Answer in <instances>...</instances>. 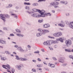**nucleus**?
<instances>
[{
    "label": "nucleus",
    "instance_id": "1",
    "mask_svg": "<svg viewBox=\"0 0 73 73\" xmlns=\"http://www.w3.org/2000/svg\"><path fill=\"white\" fill-rule=\"evenodd\" d=\"M38 12L41 14V17H45V11L44 10H42L41 11L39 10Z\"/></svg>",
    "mask_w": 73,
    "mask_h": 73
},
{
    "label": "nucleus",
    "instance_id": "2",
    "mask_svg": "<svg viewBox=\"0 0 73 73\" xmlns=\"http://www.w3.org/2000/svg\"><path fill=\"white\" fill-rule=\"evenodd\" d=\"M65 43L66 46L69 47L72 45V41L70 40H68L66 41Z\"/></svg>",
    "mask_w": 73,
    "mask_h": 73
},
{
    "label": "nucleus",
    "instance_id": "3",
    "mask_svg": "<svg viewBox=\"0 0 73 73\" xmlns=\"http://www.w3.org/2000/svg\"><path fill=\"white\" fill-rule=\"evenodd\" d=\"M61 35H62V33L60 32L56 33L53 34L54 36H55V37H60V36H61Z\"/></svg>",
    "mask_w": 73,
    "mask_h": 73
},
{
    "label": "nucleus",
    "instance_id": "4",
    "mask_svg": "<svg viewBox=\"0 0 73 73\" xmlns=\"http://www.w3.org/2000/svg\"><path fill=\"white\" fill-rule=\"evenodd\" d=\"M51 42H52L51 41H47L46 42H44L43 43V44L44 45H49L52 44Z\"/></svg>",
    "mask_w": 73,
    "mask_h": 73
},
{
    "label": "nucleus",
    "instance_id": "5",
    "mask_svg": "<svg viewBox=\"0 0 73 73\" xmlns=\"http://www.w3.org/2000/svg\"><path fill=\"white\" fill-rule=\"evenodd\" d=\"M64 58L63 57H62L60 58L58 60V61L60 62H61L62 63H64Z\"/></svg>",
    "mask_w": 73,
    "mask_h": 73
},
{
    "label": "nucleus",
    "instance_id": "6",
    "mask_svg": "<svg viewBox=\"0 0 73 73\" xmlns=\"http://www.w3.org/2000/svg\"><path fill=\"white\" fill-rule=\"evenodd\" d=\"M0 17H1V19H2L4 22L5 21V17H4V15H2V14H0Z\"/></svg>",
    "mask_w": 73,
    "mask_h": 73
},
{
    "label": "nucleus",
    "instance_id": "7",
    "mask_svg": "<svg viewBox=\"0 0 73 73\" xmlns=\"http://www.w3.org/2000/svg\"><path fill=\"white\" fill-rule=\"evenodd\" d=\"M16 68H17L19 70H20L21 69V66L20 65H18L16 66Z\"/></svg>",
    "mask_w": 73,
    "mask_h": 73
},
{
    "label": "nucleus",
    "instance_id": "8",
    "mask_svg": "<svg viewBox=\"0 0 73 73\" xmlns=\"http://www.w3.org/2000/svg\"><path fill=\"white\" fill-rule=\"evenodd\" d=\"M50 4L51 5H58L59 3L58 2L55 1L51 3Z\"/></svg>",
    "mask_w": 73,
    "mask_h": 73
},
{
    "label": "nucleus",
    "instance_id": "9",
    "mask_svg": "<svg viewBox=\"0 0 73 73\" xmlns=\"http://www.w3.org/2000/svg\"><path fill=\"white\" fill-rule=\"evenodd\" d=\"M57 41H60V42H63L64 41H63V40H64V38H59V39H56Z\"/></svg>",
    "mask_w": 73,
    "mask_h": 73
},
{
    "label": "nucleus",
    "instance_id": "10",
    "mask_svg": "<svg viewBox=\"0 0 73 73\" xmlns=\"http://www.w3.org/2000/svg\"><path fill=\"white\" fill-rule=\"evenodd\" d=\"M17 49L18 50H20L21 52H23L24 51V49H23L21 47H18Z\"/></svg>",
    "mask_w": 73,
    "mask_h": 73
},
{
    "label": "nucleus",
    "instance_id": "11",
    "mask_svg": "<svg viewBox=\"0 0 73 73\" xmlns=\"http://www.w3.org/2000/svg\"><path fill=\"white\" fill-rule=\"evenodd\" d=\"M0 43H1L2 44H6V42L5 40H3L0 39Z\"/></svg>",
    "mask_w": 73,
    "mask_h": 73
},
{
    "label": "nucleus",
    "instance_id": "12",
    "mask_svg": "<svg viewBox=\"0 0 73 73\" xmlns=\"http://www.w3.org/2000/svg\"><path fill=\"white\" fill-rule=\"evenodd\" d=\"M43 35H45V33H48V32H49V31L47 30H44L42 32Z\"/></svg>",
    "mask_w": 73,
    "mask_h": 73
},
{
    "label": "nucleus",
    "instance_id": "13",
    "mask_svg": "<svg viewBox=\"0 0 73 73\" xmlns=\"http://www.w3.org/2000/svg\"><path fill=\"white\" fill-rule=\"evenodd\" d=\"M69 27L70 28H71L73 29V22H72L70 23Z\"/></svg>",
    "mask_w": 73,
    "mask_h": 73
},
{
    "label": "nucleus",
    "instance_id": "14",
    "mask_svg": "<svg viewBox=\"0 0 73 73\" xmlns=\"http://www.w3.org/2000/svg\"><path fill=\"white\" fill-rule=\"evenodd\" d=\"M43 27L44 28H48V27H50V25H49V24H45L44 25V26Z\"/></svg>",
    "mask_w": 73,
    "mask_h": 73
},
{
    "label": "nucleus",
    "instance_id": "15",
    "mask_svg": "<svg viewBox=\"0 0 73 73\" xmlns=\"http://www.w3.org/2000/svg\"><path fill=\"white\" fill-rule=\"evenodd\" d=\"M51 41V44H52V43H53V44H56V43H58V40H53L52 41Z\"/></svg>",
    "mask_w": 73,
    "mask_h": 73
},
{
    "label": "nucleus",
    "instance_id": "16",
    "mask_svg": "<svg viewBox=\"0 0 73 73\" xmlns=\"http://www.w3.org/2000/svg\"><path fill=\"white\" fill-rule=\"evenodd\" d=\"M42 35H43V33H37L36 34V36L37 37H40V36H41Z\"/></svg>",
    "mask_w": 73,
    "mask_h": 73
},
{
    "label": "nucleus",
    "instance_id": "17",
    "mask_svg": "<svg viewBox=\"0 0 73 73\" xmlns=\"http://www.w3.org/2000/svg\"><path fill=\"white\" fill-rule=\"evenodd\" d=\"M48 66H50L51 68H54L55 67V65L54 64H50V63H49Z\"/></svg>",
    "mask_w": 73,
    "mask_h": 73
},
{
    "label": "nucleus",
    "instance_id": "18",
    "mask_svg": "<svg viewBox=\"0 0 73 73\" xmlns=\"http://www.w3.org/2000/svg\"><path fill=\"white\" fill-rule=\"evenodd\" d=\"M3 66H6V67H7V68L8 69H11V67L9 64H7L5 66H4V65H3Z\"/></svg>",
    "mask_w": 73,
    "mask_h": 73
},
{
    "label": "nucleus",
    "instance_id": "19",
    "mask_svg": "<svg viewBox=\"0 0 73 73\" xmlns=\"http://www.w3.org/2000/svg\"><path fill=\"white\" fill-rule=\"evenodd\" d=\"M33 6H37L38 5V4L37 3H34L32 4Z\"/></svg>",
    "mask_w": 73,
    "mask_h": 73
},
{
    "label": "nucleus",
    "instance_id": "20",
    "mask_svg": "<svg viewBox=\"0 0 73 73\" xmlns=\"http://www.w3.org/2000/svg\"><path fill=\"white\" fill-rule=\"evenodd\" d=\"M46 16H51L52 15L50 14V13H45V15Z\"/></svg>",
    "mask_w": 73,
    "mask_h": 73
},
{
    "label": "nucleus",
    "instance_id": "21",
    "mask_svg": "<svg viewBox=\"0 0 73 73\" xmlns=\"http://www.w3.org/2000/svg\"><path fill=\"white\" fill-rule=\"evenodd\" d=\"M31 16L32 17H37V15L36 13H35L33 14H31Z\"/></svg>",
    "mask_w": 73,
    "mask_h": 73
},
{
    "label": "nucleus",
    "instance_id": "22",
    "mask_svg": "<svg viewBox=\"0 0 73 73\" xmlns=\"http://www.w3.org/2000/svg\"><path fill=\"white\" fill-rule=\"evenodd\" d=\"M66 52H71V50H69V49H66L65 50Z\"/></svg>",
    "mask_w": 73,
    "mask_h": 73
},
{
    "label": "nucleus",
    "instance_id": "23",
    "mask_svg": "<svg viewBox=\"0 0 73 73\" xmlns=\"http://www.w3.org/2000/svg\"><path fill=\"white\" fill-rule=\"evenodd\" d=\"M17 36H21V37H24V35L21 34H17Z\"/></svg>",
    "mask_w": 73,
    "mask_h": 73
},
{
    "label": "nucleus",
    "instance_id": "24",
    "mask_svg": "<svg viewBox=\"0 0 73 73\" xmlns=\"http://www.w3.org/2000/svg\"><path fill=\"white\" fill-rule=\"evenodd\" d=\"M33 11H34L35 12H39V9H33Z\"/></svg>",
    "mask_w": 73,
    "mask_h": 73
},
{
    "label": "nucleus",
    "instance_id": "25",
    "mask_svg": "<svg viewBox=\"0 0 73 73\" xmlns=\"http://www.w3.org/2000/svg\"><path fill=\"white\" fill-rule=\"evenodd\" d=\"M11 15L12 16H15L14 17H15L16 19H17V16H16V14H12Z\"/></svg>",
    "mask_w": 73,
    "mask_h": 73
},
{
    "label": "nucleus",
    "instance_id": "26",
    "mask_svg": "<svg viewBox=\"0 0 73 73\" xmlns=\"http://www.w3.org/2000/svg\"><path fill=\"white\" fill-rule=\"evenodd\" d=\"M58 25L59 26H60V27H64V26H65V24H59Z\"/></svg>",
    "mask_w": 73,
    "mask_h": 73
},
{
    "label": "nucleus",
    "instance_id": "27",
    "mask_svg": "<svg viewBox=\"0 0 73 73\" xmlns=\"http://www.w3.org/2000/svg\"><path fill=\"white\" fill-rule=\"evenodd\" d=\"M38 31H39V32H40V33H42V32L43 31V30H42V29H38Z\"/></svg>",
    "mask_w": 73,
    "mask_h": 73
},
{
    "label": "nucleus",
    "instance_id": "28",
    "mask_svg": "<svg viewBox=\"0 0 73 73\" xmlns=\"http://www.w3.org/2000/svg\"><path fill=\"white\" fill-rule=\"evenodd\" d=\"M1 60H3V61H5L6 60V58L5 57H1Z\"/></svg>",
    "mask_w": 73,
    "mask_h": 73
},
{
    "label": "nucleus",
    "instance_id": "29",
    "mask_svg": "<svg viewBox=\"0 0 73 73\" xmlns=\"http://www.w3.org/2000/svg\"><path fill=\"white\" fill-rule=\"evenodd\" d=\"M24 4L25 5H31V3H24Z\"/></svg>",
    "mask_w": 73,
    "mask_h": 73
},
{
    "label": "nucleus",
    "instance_id": "30",
    "mask_svg": "<svg viewBox=\"0 0 73 73\" xmlns=\"http://www.w3.org/2000/svg\"><path fill=\"white\" fill-rule=\"evenodd\" d=\"M5 53H6V54H11V53L9 52L8 51H6L5 52Z\"/></svg>",
    "mask_w": 73,
    "mask_h": 73
},
{
    "label": "nucleus",
    "instance_id": "31",
    "mask_svg": "<svg viewBox=\"0 0 73 73\" xmlns=\"http://www.w3.org/2000/svg\"><path fill=\"white\" fill-rule=\"evenodd\" d=\"M15 31H16V32H19V33H20L21 32L20 30L19 29H16L15 30Z\"/></svg>",
    "mask_w": 73,
    "mask_h": 73
},
{
    "label": "nucleus",
    "instance_id": "32",
    "mask_svg": "<svg viewBox=\"0 0 73 73\" xmlns=\"http://www.w3.org/2000/svg\"><path fill=\"white\" fill-rule=\"evenodd\" d=\"M32 72H36V69H32Z\"/></svg>",
    "mask_w": 73,
    "mask_h": 73
},
{
    "label": "nucleus",
    "instance_id": "33",
    "mask_svg": "<svg viewBox=\"0 0 73 73\" xmlns=\"http://www.w3.org/2000/svg\"><path fill=\"white\" fill-rule=\"evenodd\" d=\"M15 57H16V59H17V60H19V56H18L16 55Z\"/></svg>",
    "mask_w": 73,
    "mask_h": 73
},
{
    "label": "nucleus",
    "instance_id": "34",
    "mask_svg": "<svg viewBox=\"0 0 73 73\" xmlns=\"http://www.w3.org/2000/svg\"><path fill=\"white\" fill-rule=\"evenodd\" d=\"M5 17H7V18H9V15H5Z\"/></svg>",
    "mask_w": 73,
    "mask_h": 73
},
{
    "label": "nucleus",
    "instance_id": "35",
    "mask_svg": "<svg viewBox=\"0 0 73 73\" xmlns=\"http://www.w3.org/2000/svg\"><path fill=\"white\" fill-rule=\"evenodd\" d=\"M41 17V15H39L36 16V17Z\"/></svg>",
    "mask_w": 73,
    "mask_h": 73
},
{
    "label": "nucleus",
    "instance_id": "36",
    "mask_svg": "<svg viewBox=\"0 0 73 73\" xmlns=\"http://www.w3.org/2000/svg\"><path fill=\"white\" fill-rule=\"evenodd\" d=\"M43 21V20H39L38 21V22L39 23H42Z\"/></svg>",
    "mask_w": 73,
    "mask_h": 73
},
{
    "label": "nucleus",
    "instance_id": "37",
    "mask_svg": "<svg viewBox=\"0 0 73 73\" xmlns=\"http://www.w3.org/2000/svg\"><path fill=\"white\" fill-rule=\"evenodd\" d=\"M24 58H19V60L20 61H23Z\"/></svg>",
    "mask_w": 73,
    "mask_h": 73
},
{
    "label": "nucleus",
    "instance_id": "38",
    "mask_svg": "<svg viewBox=\"0 0 73 73\" xmlns=\"http://www.w3.org/2000/svg\"><path fill=\"white\" fill-rule=\"evenodd\" d=\"M11 7H12V5L11 4H10L8 6V8H11Z\"/></svg>",
    "mask_w": 73,
    "mask_h": 73
},
{
    "label": "nucleus",
    "instance_id": "39",
    "mask_svg": "<svg viewBox=\"0 0 73 73\" xmlns=\"http://www.w3.org/2000/svg\"><path fill=\"white\" fill-rule=\"evenodd\" d=\"M28 59L25 58H23V61H27Z\"/></svg>",
    "mask_w": 73,
    "mask_h": 73
},
{
    "label": "nucleus",
    "instance_id": "40",
    "mask_svg": "<svg viewBox=\"0 0 73 73\" xmlns=\"http://www.w3.org/2000/svg\"><path fill=\"white\" fill-rule=\"evenodd\" d=\"M53 58L54 60L55 61H57V59L55 57H53Z\"/></svg>",
    "mask_w": 73,
    "mask_h": 73
},
{
    "label": "nucleus",
    "instance_id": "41",
    "mask_svg": "<svg viewBox=\"0 0 73 73\" xmlns=\"http://www.w3.org/2000/svg\"><path fill=\"white\" fill-rule=\"evenodd\" d=\"M66 65H67V64H63L62 65V66H65Z\"/></svg>",
    "mask_w": 73,
    "mask_h": 73
},
{
    "label": "nucleus",
    "instance_id": "42",
    "mask_svg": "<svg viewBox=\"0 0 73 73\" xmlns=\"http://www.w3.org/2000/svg\"><path fill=\"white\" fill-rule=\"evenodd\" d=\"M12 72H15V70L14 68H12Z\"/></svg>",
    "mask_w": 73,
    "mask_h": 73
},
{
    "label": "nucleus",
    "instance_id": "43",
    "mask_svg": "<svg viewBox=\"0 0 73 73\" xmlns=\"http://www.w3.org/2000/svg\"><path fill=\"white\" fill-rule=\"evenodd\" d=\"M27 47L28 48H31V46L29 45H28L27 46Z\"/></svg>",
    "mask_w": 73,
    "mask_h": 73
},
{
    "label": "nucleus",
    "instance_id": "44",
    "mask_svg": "<svg viewBox=\"0 0 73 73\" xmlns=\"http://www.w3.org/2000/svg\"><path fill=\"white\" fill-rule=\"evenodd\" d=\"M39 51H37L36 52H34L35 53H39Z\"/></svg>",
    "mask_w": 73,
    "mask_h": 73
},
{
    "label": "nucleus",
    "instance_id": "45",
    "mask_svg": "<svg viewBox=\"0 0 73 73\" xmlns=\"http://www.w3.org/2000/svg\"><path fill=\"white\" fill-rule=\"evenodd\" d=\"M25 8L26 9H29V7H28V6H26V7Z\"/></svg>",
    "mask_w": 73,
    "mask_h": 73
},
{
    "label": "nucleus",
    "instance_id": "46",
    "mask_svg": "<svg viewBox=\"0 0 73 73\" xmlns=\"http://www.w3.org/2000/svg\"><path fill=\"white\" fill-rule=\"evenodd\" d=\"M49 48L50 49V50H53V48H52L49 47Z\"/></svg>",
    "mask_w": 73,
    "mask_h": 73
},
{
    "label": "nucleus",
    "instance_id": "47",
    "mask_svg": "<svg viewBox=\"0 0 73 73\" xmlns=\"http://www.w3.org/2000/svg\"><path fill=\"white\" fill-rule=\"evenodd\" d=\"M57 45H54V48H57Z\"/></svg>",
    "mask_w": 73,
    "mask_h": 73
},
{
    "label": "nucleus",
    "instance_id": "48",
    "mask_svg": "<svg viewBox=\"0 0 73 73\" xmlns=\"http://www.w3.org/2000/svg\"><path fill=\"white\" fill-rule=\"evenodd\" d=\"M66 16H69V13H67L66 14Z\"/></svg>",
    "mask_w": 73,
    "mask_h": 73
},
{
    "label": "nucleus",
    "instance_id": "49",
    "mask_svg": "<svg viewBox=\"0 0 73 73\" xmlns=\"http://www.w3.org/2000/svg\"><path fill=\"white\" fill-rule=\"evenodd\" d=\"M3 68H5V69H7V70H8V69H7V68H6V67L5 66H3Z\"/></svg>",
    "mask_w": 73,
    "mask_h": 73
},
{
    "label": "nucleus",
    "instance_id": "50",
    "mask_svg": "<svg viewBox=\"0 0 73 73\" xmlns=\"http://www.w3.org/2000/svg\"><path fill=\"white\" fill-rule=\"evenodd\" d=\"M69 57L70 58L72 59L73 57V56L72 55H70V56Z\"/></svg>",
    "mask_w": 73,
    "mask_h": 73
},
{
    "label": "nucleus",
    "instance_id": "51",
    "mask_svg": "<svg viewBox=\"0 0 73 73\" xmlns=\"http://www.w3.org/2000/svg\"><path fill=\"white\" fill-rule=\"evenodd\" d=\"M10 36H14V35L13 34H11L10 35Z\"/></svg>",
    "mask_w": 73,
    "mask_h": 73
},
{
    "label": "nucleus",
    "instance_id": "52",
    "mask_svg": "<svg viewBox=\"0 0 73 73\" xmlns=\"http://www.w3.org/2000/svg\"><path fill=\"white\" fill-rule=\"evenodd\" d=\"M60 3H62V4H64V1H61L60 2Z\"/></svg>",
    "mask_w": 73,
    "mask_h": 73
},
{
    "label": "nucleus",
    "instance_id": "53",
    "mask_svg": "<svg viewBox=\"0 0 73 73\" xmlns=\"http://www.w3.org/2000/svg\"><path fill=\"white\" fill-rule=\"evenodd\" d=\"M64 3L65 4H68V2H67V1L64 2Z\"/></svg>",
    "mask_w": 73,
    "mask_h": 73
},
{
    "label": "nucleus",
    "instance_id": "54",
    "mask_svg": "<svg viewBox=\"0 0 73 73\" xmlns=\"http://www.w3.org/2000/svg\"><path fill=\"white\" fill-rule=\"evenodd\" d=\"M3 29H4V30H7V28H6V27H4L3 28Z\"/></svg>",
    "mask_w": 73,
    "mask_h": 73
},
{
    "label": "nucleus",
    "instance_id": "55",
    "mask_svg": "<svg viewBox=\"0 0 73 73\" xmlns=\"http://www.w3.org/2000/svg\"><path fill=\"white\" fill-rule=\"evenodd\" d=\"M54 7L55 8H57V7H58V6L55 5V6H54Z\"/></svg>",
    "mask_w": 73,
    "mask_h": 73
},
{
    "label": "nucleus",
    "instance_id": "56",
    "mask_svg": "<svg viewBox=\"0 0 73 73\" xmlns=\"http://www.w3.org/2000/svg\"><path fill=\"white\" fill-rule=\"evenodd\" d=\"M33 61L34 62H36V61L35 60H33Z\"/></svg>",
    "mask_w": 73,
    "mask_h": 73
},
{
    "label": "nucleus",
    "instance_id": "57",
    "mask_svg": "<svg viewBox=\"0 0 73 73\" xmlns=\"http://www.w3.org/2000/svg\"><path fill=\"white\" fill-rule=\"evenodd\" d=\"M38 61H41V60H40V58H38Z\"/></svg>",
    "mask_w": 73,
    "mask_h": 73
},
{
    "label": "nucleus",
    "instance_id": "58",
    "mask_svg": "<svg viewBox=\"0 0 73 73\" xmlns=\"http://www.w3.org/2000/svg\"><path fill=\"white\" fill-rule=\"evenodd\" d=\"M66 24H67V25H69V23L68 22H67Z\"/></svg>",
    "mask_w": 73,
    "mask_h": 73
},
{
    "label": "nucleus",
    "instance_id": "59",
    "mask_svg": "<svg viewBox=\"0 0 73 73\" xmlns=\"http://www.w3.org/2000/svg\"><path fill=\"white\" fill-rule=\"evenodd\" d=\"M41 1H42V0H39L38 1V2H41Z\"/></svg>",
    "mask_w": 73,
    "mask_h": 73
},
{
    "label": "nucleus",
    "instance_id": "60",
    "mask_svg": "<svg viewBox=\"0 0 73 73\" xmlns=\"http://www.w3.org/2000/svg\"><path fill=\"white\" fill-rule=\"evenodd\" d=\"M37 67H40V65H37Z\"/></svg>",
    "mask_w": 73,
    "mask_h": 73
},
{
    "label": "nucleus",
    "instance_id": "61",
    "mask_svg": "<svg viewBox=\"0 0 73 73\" xmlns=\"http://www.w3.org/2000/svg\"><path fill=\"white\" fill-rule=\"evenodd\" d=\"M62 48L63 49H66V47L65 46H63L62 47Z\"/></svg>",
    "mask_w": 73,
    "mask_h": 73
},
{
    "label": "nucleus",
    "instance_id": "62",
    "mask_svg": "<svg viewBox=\"0 0 73 73\" xmlns=\"http://www.w3.org/2000/svg\"><path fill=\"white\" fill-rule=\"evenodd\" d=\"M0 48H3V46H0Z\"/></svg>",
    "mask_w": 73,
    "mask_h": 73
},
{
    "label": "nucleus",
    "instance_id": "63",
    "mask_svg": "<svg viewBox=\"0 0 73 73\" xmlns=\"http://www.w3.org/2000/svg\"><path fill=\"white\" fill-rule=\"evenodd\" d=\"M17 45H15L14 46V47H15V48H17Z\"/></svg>",
    "mask_w": 73,
    "mask_h": 73
},
{
    "label": "nucleus",
    "instance_id": "64",
    "mask_svg": "<svg viewBox=\"0 0 73 73\" xmlns=\"http://www.w3.org/2000/svg\"><path fill=\"white\" fill-rule=\"evenodd\" d=\"M41 50L42 52H44V49H42Z\"/></svg>",
    "mask_w": 73,
    "mask_h": 73
}]
</instances>
